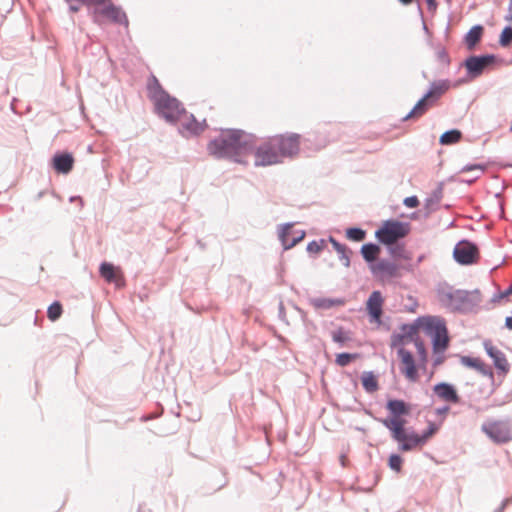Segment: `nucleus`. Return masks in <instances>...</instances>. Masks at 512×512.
Returning a JSON list of instances; mask_svg holds the SVG:
<instances>
[{
	"label": "nucleus",
	"instance_id": "4c0bfd02",
	"mask_svg": "<svg viewBox=\"0 0 512 512\" xmlns=\"http://www.w3.org/2000/svg\"><path fill=\"white\" fill-rule=\"evenodd\" d=\"M358 357V354L356 353H339L336 356L335 362L337 365L344 367L347 366L352 360L356 359Z\"/></svg>",
	"mask_w": 512,
	"mask_h": 512
},
{
	"label": "nucleus",
	"instance_id": "f704fd0d",
	"mask_svg": "<svg viewBox=\"0 0 512 512\" xmlns=\"http://www.w3.org/2000/svg\"><path fill=\"white\" fill-rule=\"evenodd\" d=\"M346 236L352 241L360 242L365 239L366 231L358 227H351L346 230Z\"/></svg>",
	"mask_w": 512,
	"mask_h": 512
},
{
	"label": "nucleus",
	"instance_id": "cd10ccee",
	"mask_svg": "<svg viewBox=\"0 0 512 512\" xmlns=\"http://www.w3.org/2000/svg\"><path fill=\"white\" fill-rule=\"evenodd\" d=\"M361 380L362 386L367 393H374L379 389L378 381L372 371H364Z\"/></svg>",
	"mask_w": 512,
	"mask_h": 512
},
{
	"label": "nucleus",
	"instance_id": "58836bf2",
	"mask_svg": "<svg viewBox=\"0 0 512 512\" xmlns=\"http://www.w3.org/2000/svg\"><path fill=\"white\" fill-rule=\"evenodd\" d=\"M512 42V26H506L502 30L499 38V44L502 47H507Z\"/></svg>",
	"mask_w": 512,
	"mask_h": 512
},
{
	"label": "nucleus",
	"instance_id": "ddd939ff",
	"mask_svg": "<svg viewBox=\"0 0 512 512\" xmlns=\"http://www.w3.org/2000/svg\"><path fill=\"white\" fill-rule=\"evenodd\" d=\"M398 268L399 267L397 264L385 259H382L375 264L369 265L371 274L380 281L395 278L398 273Z\"/></svg>",
	"mask_w": 512,
	"mask_h": 512
},
{
	"label": "nucleus",
	"instance_id": "6ab92c4d",
	"mask_svg": "<svg viewBox=\"0 0 512 512\" xmlns=\"http://www.w3.org/2000/svg\"><path fill=\"white\" fill-rule=\"evenodd\" d=\"M435 105L431 100L430 93H425L422 98L418 100L412 110L403 118V120H408L411 118H419L424 115L430 107Z\"/></svg>",
	"mask_w": 512,
	"mask_h": 512
},
{
	"label": "nucleus",
	"instance_id": "a211bd4d",
	"mask_svg": "<svg viewBox=\"0 0 512 512\" xmlns=\"http://www.w3.org/2000/svg\"><path fill=\"white\" fill-rule=\"evenodd\" d=\"M95 13H100L101 15L109 18L114 23L122 24L126 27L128 26V18L126 13L121 9V7L112 3L102 8L101 10H95Z\"/></svg>",
	"mask_w": 512,
	"mask_h": 512
},
{
	"label": "nucleus",
	"instance_id": "09e8293b",
	"mask_svg": "<svg viewBox=\"0 0 512 512\" xmlns=\"http://www.w3.org/2000/svg\"><path fill=\"white\" fill-rule=\"evenodd\" d=\"M278 317L281 321H283L285 324H288V320L286 317L285 307L283 302L281 301L278 306Z\"/></svg>",
	"mask_w": 512,
	"mask_h": 512
},
{
	"label": "nucleus",
	"instance_id": "9b49d317",
	"mask_svg": "<svg viewBox=\"0 0 512 512\" xmlns=\"http://www.w3.org/2000/svg\"><path fill=\"white\" fill-rule=\"evenodd\" d=\"M495 59L496 57L493 54L473 55L468 57L463 64L467 69L469 77L477 78L484 72L486 67L495 62Z\"/></svg>",
	"mask_w": 512,
	"mask_h": 512
},
{
	"label": "nucleus",
	"instance_id": "5701e85b",
	"mask_svg": "<svg viewBox=\"0 0 512 512\" xmlns=\"http://www.w3.org/2000/svg\"><path fill=\"white\" fill-rule=\"evenodd\" d=\"M310 304L316 309L328 310L333 307L343 306L345 304V300L342 298L318 297L310 299Z\"/></svg>",
	"mask_w": 512,
	"mask_h": 512
},
{
	"label": "nucleus",
	"instance_id": "37998d69",
	"mask_svg": "<svg viewBox=\"0 0 512 512\" xmlns=\"http://www.w3.org/2000/svg\"><path fill=\"white\" fill-rule=\"evenodd\" d=\"M325 246V240L320 239L319 241L313 240L308 243L307 245V251L309 253H318L321 250H323Z\"/></svg>",
	"mask_w": 512,
	"mask_h": 512
},
{
	"label": "nucleus",
	"instance_id": "0e129e2a",
	"mask_svg": "<svg viewBox=\"0 0 512 512\" xmlns=\"http://www.w3.org/2000/svg\"><path fill=\"white\" fill-rule=\"evenodd\" d=\"M510 132H512V122H511V126H510Z\"/></svg>",
	"mask_w": 512,
	"mask_h": 512
},
{
	"label": "nucleus",
	"instance_id": "9d476101",
	"mask_svg": "<svg viewBox=\"0 0 512 512\" xmlns=\"http://www.w3.org/2000/svg\"><path fill=\"white\" fill-rule=\"evenodd\" d=\"M454 259L461 265H470L478 258V247L473 242L462 240L456 244L453 251Z\"/></svg>",
	"mask_w": 512,
	"mask_h": 512
},
{
	"label": "nucleus",
	"instance_id": "f8f14e48",
	"mask_svg": "<svg viewBox=\"0 0 512 512\" xmlns=\"http://www.w3.org/2000/svg\"><path fill=\"white\" fill-rule=\"evenodd\" d=\"M397 356L401 361V373L409 381L416 382L419 379V374L413 354L404 347H400L397 350Z\"/></svg>",
	"mask_w": 512,
	"mask_h": 512
},
{
	"label": "nucleus",
	"instance_id": "de8ad7c7",
	"mask_svg": "<svg viewBox=\"0 0 512 512\" xmlns=\"http://www.w3.org/2000/svg\"><path fill=\"white\" fill-rule=\"evenodd\" d=\"M403 203L409 208H415L419 205V200L416 196H409L404 199Z\"/></svg>",
	"mask_w": 512,
	"mask_h": 512
},
{
	"label": "nucleus",
	"instance_id": "6e6552de",
	"mask_svg": "<svg viewBox=\"0 0 512 512\" xmlns=\"http://www.w3.org/2000/svg\"><path fill=\"white\" fill-rule=\"evenodd\" d=\"M254 149L255 166H270L281 163L280 153L278 152L276 145H274L272 137H269L258 147H254Z\"/></svg>",
	"mask_w": 512,
	"mask_h": 512
},
{
	"label": "nucleus",
	"instance_id": "4be33fe9",
	"mask_svg": "<svg viewBox=\"0 0 512 512\" xmlns=\"http://www.w3.org/2000/svg\"><path fill=\"white\" fill-rule=\"evenodd\" d=\"M461 363L463 365L467 366V367L476 369L477 371H479L484 376H488L490 378H493L492 368L490 366L486 365L479 358L463 356L461 358Z\"/></svg>",
	"mask_w": 512,
	"mask_h": 512
},
{
	"label": "nucleus",
	"instance_id": "0eeeda50",
	"mask_svg": "<svg viewBox=\"0 0 512 512\" xmlns=\"http://www.w3.org/2000/svg\"><path fill=\"white\" fill-rule=\"evenodd\" d=\"M424 331L432 337L433 351L443 353L449 344L448 332L445 323L437 317L426 316Z\"/></svg>",
	"mask_w": 512,
	"mask_h": 512
},
{
	"label": "nucleus",
	"instance_id": "c756f323",
	"mask_svg": "<svg viewBox=\"0 0 512 512\" xmlns=\"http://www.w3.org/2000/svg\"><path fill=\"white\" fill-rule=\"evenodd\" d=\"M462 137L461 131L457 129H451L445 131L439 139L440 144L442 145H451L457 143Z\"/></svg>",
	"mask_w": 512,
	"mask_h": 512
},
{
	"label": "nucleus",
	"instance_id": "7ed1b4c3",
	"mask_svg": "<svg viewBox=\"0 0 512 512\" xmlns=\"http://www.w3.org/2000/svg\"><path fill=\"white\" fill-rule=\"evenodd\" d=\"M436 294L440 305L453 313H475L482 302L478 289H456L447 283L439 284Z\"/></svg>",
	"mask_w": 512,
	"mask_h": 512
},
{
	"label": "nucleus",
	"instance_id": "aec40b11",
	"mask_svg": "<svg viewBox=\"0 0 512 512\" xmlns=\"http://www.w3.org/2000/svg\"><path fill=\"white\" fill-rule=\"evenodd\" d=\"M74 164V158L70 153H57L53 157V168L61 174H68Z\"/></svg>",
	"mask_w": 512,
	"mask_h": 512
},
{
	"label": "nucleus",
	"instance_id": "7c9ffc66",
	"mask_svg": "<svg viewBox=\"0 0 512 512\" xmlns=\"http://www.w3.org/2000/svg\"><path fill=\"white\" fill-rule=\"evenodd\" d=\"M414 345L418 354L419 366L425 367L428 363V352L421 339H414Z\"/></svg>",
	"mask_w": 512,
	"mask_h": 512
},
{
	"label": "nucleus",
	"instance_id": "bb28decb",
	"mask_svg": "<svg viewBox=\"0 0 512 512\" xmlns=\"http://www.w3.org/2000/svg\"><path fill=\"white\" fill-rule=\"evenodd\" d=\"M329 241L332 244L333 248L338 253L339 259L342 262V264L345 267H349L351 251L344 244H341L332 236L329 237Z\"/></svg>",
	"mask_w": 512,
	"mask_h": 512
},
{
	"label": "nucleus",
	"instance_id": "5fc2aeb1",
	"mask_svg": "<svg viewBox=\"0 0 512 512\" xmlns=\"http://www.w3.org/2000/svg\"><path fill=\"white\" fill-rule=\"evenodd\" d=\"M505 20L512 22V0L509 1L508 13L505 16Z\"/></svg>",
	"mask_w": 512,
	"mask_h": 512
},
{
	"label": "nucleus",
	"instance_id": "c9c22d12",
	"mask_svg": "<svg viewBox=\"0 0 512 512\" xmlns=\"http://www.w3.org/2000/svg\"><path fill=\"white\" fill-rule=\"evenodd\" d=\"M387 246H388L389 253L393 257L400 258V259H405V260L410 259V257L407 255L403 245H399V244L395 243V244L387 245Z\"/></svg>",
	"mask_w": 512,
	"mask_h": 512
},
{
	"label": "nucleus",
	"instance_id": "4468645a",
	"mask_svg": "<svg viewBox=\"0 0 512 512\" xmlns=\"http://www.w3.org/2000/svg\"><path fill=\"white\" fill-rule=\"evenodd\" d=\"M487 355L493 360L495 368L502 374H507L509 371V364L505 354L495 347L491 341L486 340L483 343Z\"/></svg>",
	"mask_w": 512,
	"mask_h": 512
},
{
	"label": "nucleus",
	"instance_id": "a878e982",
	"mask_svg": "<svg viewBox=\"0 0 512 512\" xmlns=\"http://www.w3.org/2000/svg\"><path fill=\"white\" fill-rule=\"evenodd\" d=\"M380 251V246L375 243H366L362 245L360 250L363 259L369 263V265L375 264L374 262L376 261Z\"/></svg>",
	"mask_w": 512,
	"mask_h": 512
},
{
	"label": "nucleus",
	"instance_id": "ea45409f",
	"mask_svg": "<svg viewBox=\"0 0 512 512\" xmlns=\"http://www.w3.org/2000/svg\"><path fill=\"white\" fill-rule=\"evenodd\" d=\"M408 343L409 341L401 333H393L391 335L390 346L392 349L396 348L398 350L400 347H404V345Z\"/></svg>",
	"mask_w": 512,
	"mask_h": 512
},
{
	"label": "nucleus",
	"instance_id": "f3484780",
	"mask_svg": "<svg viewBox=\"0 0 512 512\" xmlns=\"http://www.w3.org/2000/svg\"><path fill=\"white\" fill-rule=\"evenodd\" d=\"M383 297L380 291H373L367 300V310L371 321L380 322L382 315Z\"/></svg>",
	"mask_w": 512,
	"mask_h": 512
},
{
	"label": "nucleus",
	"instance_id": "72a5a7b5",
	"mask_svg": "<svg viewBox=\"0 0 512 512\" xmlns=\"http://www.w3.org/2000/svg\"><path fill=\"white\" fill-rule=\"evenodd\" d=\"M442 198V188L438 187L433 193L426 199L425 206L433 211L435 210V206L438 205Z\"/></svg>",
	"mask_w": 512,
	"mask_h": 512
},
{
	"label": "nucleus",
	"instance_id": "bf43d9fd",
	"mask_svg": "<svg viewBox=\"0 0 512 512\" xmlns=\"http://www.w3.org/2000/svg\"><path fill=\"white\" fill-rule=\"evenodd\" d=\"M426 3L428 5L429 9H435L437 6V3L435 0H426Z\"/></svg>",
	"mask_w": 512,
	"mask_h": 512
},
{
	"label": "nucleus",
	"instance_id": "f257e3e1",
	"mask_svg": "<svg viewBox=\"0 0 512 512\" xmlns=\"http://www.w3.org/2000/svg\"><path fill=\"white\" fill-rule=\"evenodd\" d=\"M148 92L159 117L170 124L182 121L179 132L183 136H194L204 131L206 121L199 122L193 114H188L183 104L177 98L169 95L155 76H152L148 83Z\"/></svg>",
	"mask_w": 512,
	"mask_h": 512
},
{
	"label": "nucleus",
	"instance_id": "8fccbe9b",
	"mask_svg": "<svg viewBox=\"0 0 512 512\" xmlns=\"http://www.w3.org/2000/svg\"><path fill=\"white\" fill-rule=\"evenodd\" d=\"M449 410H450V407L445 405V406L436 408L435 413L438 416L445 417L447 415V413L449 412Z\"/></svg>",
	"mask_w": 512,
	"mask_h": 512
},
{
	"label": "nucleus",
	"instance_id": "864d4df0",
	"mask_svg": "<svg viewBox=\"0 0 512 512\" xmlns=\"http://www.w3.org/2000/svg\"><path fill=\"white\" fill-rule=\"evenodd\" d=\"M69 4V10L72 13H76L80 10V3L75 4V2L68 3Z\"/></svg>",
	"mask_w": 512,
	"mask_h": 512
},
{
	"label": "nucleus",
	"instance_id": "f03ea898",
	"mask_svg": "<svg viewBox=\"0 0 512 512\" xmlns=\"http://www.w3.org/2000/svg\"><path fill=\"white\" fill-rule=\"evenodd\" d=\"M257 138L241 129H221L218 137L207 144V151L217 159L241 162L240 156L252 152Z\"/></svg>",
	"mask_w": 512,
	"mask_h": 512
},
{
	"label": "nucleus",
	"instance_id": "49530a36",
	"mask_svg": "<svg viewBox=\"0 0 512 512\" xmlns=\"http://www.w3.org/2000/svg\"><path fill=\"white\" fill-rule=\"evenodd\" d=\"M510 295H512V284L507 289H505L503 292L494 294L493 297L491 298V301L493 303H495V302H498L499 300L506 298Z\"/></svg>",
	"mask_w": 512,
	"mask_h": 512
},
{
	"label": "nucleus",
	"instance_id": "473e14b6",
	"mask_svg": "<svg viewBox=\"0 0 512 512\" xmlns=\"http://www.w3.org/2000/svg\"><path fill=\"white\" fill-rule=\"evenodd\" d=\"M484 170H485V166L481 165V164H468V165H465L461 169V172L476 171L477 175L475 177H473L472 179L461 180V181L465 182L467 184H472L475 180H477L483 174Z\"/></svg>",
	"mask_w": 512,
	"mask_h": 512
},
{
	"label": "nucleus",
	"instance_id": "c03bdc74",
	"mask_svg": "<svg viewBox=\"0 0 512 512\" xmlns=\"http://www.w3.org/2000/svg\"><path fill=\"white\" fill-rule=\"evenodd\" d=\"M402 458L400 455L398 454H392L390 455L389 457V467L394 470V471H397L399 472L401 470V466H402Z\"/></svg>",
	"mask_w": 512,
	"mask_h": 512
},
{
	"label": "nucleus",
	"instance_id": "2f4dec72",
	"mask_svg": "<svg viewBox=\"0 0 512 512\" xmlns=\"http://www.w3.org/2000/svg\"><path fill=\"white\" fill-rule=\"evenodd\" d=\"M100 275L107 281L113 282L115 280V267L113 264L103 262L99 268Z\"/></svg>",
	"mask_w": 512,
	"mask_h": 512
},
{
	"label": "nucleus",
	"instance_id": "a18cd8bd",
	"mask_svg": "<svg viewBox=\"0 0 512 512\" xmlns=\"http://www.w3.org/2000/svg\"><path fill=\"white\" fill-rule=\"evenodd\" d=\"M436 430H437L436 425L434 423L430 422L428 428L421 435H419V438L423 445L436 432Z\"/></svg>",
	"mask_w": 512,
	"mask_h": 512
},
{
	"label": "nucleus",
	"instance_id": "20e7f679",
	"mask_svg": "<svg viewBox=\"0 0 512 512\" xmlns=\"http://www.w3.org/2000/svg\"><path fill=\"white\" fill-rule=\"evenodd\" d=\"M386 409L391 414V418H375L390 432L394 440L403 439V427L405 426V419L402 416L408 415L410 406L404 400L390 399L386 403Z\"/></svg>",
	"mask_w": 512,
	"mask_h": 512
},
{
	"label": "nucleus",
	"instance_id": "79ce46f5",
	"mask_svg": "<svg viewBox=\"0 0 512 512\" xmlns=\"http://www.w3.org/2000/svg\"><path fill=\"white\" fill-rule=\"evenodd\" d=\"M436 59L446 66L450 64V57L444 47H438L436 49Z\"/></svg>",
	"mask_w": 512,
	"mask_h": 512
},
{
	"label": "nucleus",
	"instance_id": "603ef678",
	"mask_svg": "<svg viewBox=\"0 0 512 512\" xmlns=\"http://www.w3.org/2000/svg\"><path fill=\"white\" fill-rule=\"evenodd\" d=\"M67 3L77 2L83 5H93V0H65Z\"/></svg>",
	"mask_w": 512,
	"mask_h": 512
},
{
	"label": "nucleus",
	"instance_id": "a19ab883",
	"mask_svg": "<svg viewBox=\"0 0 512 512\" xmlns=\"http://www.w3.org/2000/svg\"><path fill=\"white\" fill-rule=\"evenodd\" d=\"M332 340L340 345H343L345 342L350 340V337L347 332L343 331L342 328H339L332 333Z\"/></svg>",
	"mask_w": 512,
	"mask_h": 512
},
{
	"label": "nucleus",
	"instance_id": "39448f33",
	"mask_svg": "<svg viewBox=\"0 0 512 512\" xmlns=\"http://www.w3.org/2000/svg\"><path fill=\"white\" fill-rule=\"evenodd\" d=\"M481 431L496 444L512 441V418L487 420L481 426Z\"/></svg>",
	"mask_w": 512,
	"mask_h": 512
},
{
	"label": "nucleus",
	"instance_id": "c85d7f7f",
	"mask_svg": "<svg viewBox=\"0 0 512 512\" xmlns=\"http://www.w3.org/2000/svg\"><path fill=\"white\" fill-rule=\"evenodd\" d=\"M483 27L481 25L473 26L465 36V42L469 49L473 48L481 39Z\"/></svg>",
	"mask_w": 512,
	"mask_h": 512
},
{
	"label": "nucleus",
	"instance_id": "393cba45",
	"mask_svg": "<svg viewBox=\"0 0 512 512\" xmlns=\"http://www.w3.org/2000/svg\"><path fill=\"white\" fill-rule=\"evenodd\" d=\"M448 89V80H438L430 84V87L426 93H430L432 102L436 103Z\"/></svg>",
	"mask_w": 512,
	"mask_h": 512
},
{
	"label": "nucleus",
	"instance_id": "e433bc0d",
	"mask_svg": "<svg viewBox=\"0 0 512 512\" xmlns=\"http://www.w3.org/2000/svg\"><path fill=\"white\" fill-rule=\"evenodd\" d=\"M61 314H62V305L58 301L53 302L48 307L47 316L51 321H56L57 319H59Z\"/></svg>",
	"mask_w": 512,
	"mask_h": 512
},
{
	"label": "nucleus",
	"instance_id": "b1692460",
	"mask_svg": "<svg viewBox=\"0 0 512 512\" xmlns=\"http://www.w3.org/2000/svg\"><path fill=\"white\" fill-rule=\"evenodd\" d=\"M403 439L396 440L399 443V449L402 451H411L418 445H423L419 435L412 432L410 434L405 432V426L403 427Z\"/></svg>",
	"mask_w": 512,
	"mask_h": 512
},
{
	"label": "nucleus",
	"instance_id": "13d9d810",
	"mask_svg": "<svg viewBox=\"0 0 512 512\" xmlns=\"http://www.w3.org/2000/svg\"><path fill=\"white\" fill-rule=\"evenodd\" d=\"M505 327L509 330H512V316H508L505 319Z\"/></svg>",
	"mask_w": 512,
	"mask_h": 512
},
{
	"label": "nucleus",
	"instance_id": "e2e57ef3",
	"mask_svg": "<svg viewBox=\"0 0 512 512\" xmlns=\"http://www.w3.org/2000/svg\"><path fill=\"white\" fill-rule=\"evenodd\" d=\"M403 4H410L413 0H399Z\"/></svg>",
	"mask_w": 512,
	"mask_h": 512
},
{
	"label": "nucleus",
	"instance_id": "680f3d73",
	"mask_svg": "<svg viewBox=\"0 0 512 512\" xmlns=\"http://www.w3.org/2000/svg\"><path fill=\"white\" fill-rule=\"evenodd\" d=\"M295 309H296V310H297V311H298L302 316H305V312H304L301 308H299V307L295 306Z\"/></svg>",
	"mask_w": 512,
	"mask_h": 512
},
{
	"label": "nucleus",
	"instance_id": "4d7b16f0",
	"mask_svg": "<svg viewBox=\"0 0 512 512\" xmlns=\"http://www.w3.org/2000/svg\"><path fill=\"white\" fill-rule=\"evenodd\" d=\"M495 198L498 200V206H499V209H500V213H501V215H503L504 214V207H503V203L500 201L501 194L500 193H496L495 194Z\"/></svg>",
	"mask_w": 512,
	"mask_h": 512
},
{
	"label": "nucleus",
	"instance_id": "dca6fc26",
	"mask_svg": "<svg viewBox=\"0 0 512 512\" xmlns=\"http://www.w3.org/2000/svg\"><path fill=\"white\" fill-rule=\"evenodd\" d=\"M433 391L441 400L449 403H459L460 398L455 387L447 382H440L434 385Z\"/></svg>",
	"mask_w": 512,
	"mask_h": 512
},
{
	"label": "nucleus",
	"instance_id": "412c9836",
	"mask_svg": "<svg viewBox=\"0 0 512 512\" xmlns=\"http://www.w3.org/2000/svg\"><path fill=\"white\" fill-rule=\"evenodd\" d=\"M426 317H418L411 324H403L401 326V334L409 341L414 343V339H420L417 335L418 329L422 328L424 330V323Z\"/></svg>",
	"mask_w": 512,
	"mask_h": 512
},
{
	"label": "nucleus",
	"instance_id": "6e6d98bb",
	"mask_svg": "<svg viewBox=\"0 0 512 512\" xmlns=\"http://www.w3.org/2000/svg\"><path fill=\"white\" fill-rule=\"evenodd\" d=\"M444 361V357L442 355H437L433 360V366L437 367L438 365L442 364Z\"/></svg>",
	"mask_w": 512,
	"mask_h": 512
},
{
	"label": "nucleus",
	"instance_id": "1a4fd4ad",
	"mask_svg": "<svg viewBox=\"0 0 512 512\" xmlns=\"http://www.w3.org/2000/svg\"><path fill=\"white\" fill-rule=\"evenodd\" d=\"M274 145H276L280 153V161L285 157H293L299 152V134L276 135L272 137Z\"/></svg>",
	"mask_w": 512,
	"mask_h": 512
},
{
	"label": "nucleus",
	"instance_id": "052dcab7",
	"mask_svg": "<svg viewBox=\"0 0 512 512\" xmlns=\"http://www.w3.org/2000/svg\"><path fill=\"white\" fill-rule=\"evenodd\" d=\"M76 200L80 202V206L82 207L83 206V200H82V198L80 196H72L69 199L70 202H74Z\"/></svg>",
	"mask_w": 512,
	"mask_h": 512
},
{
	"label": "nucleus",
	"instance_id": "2eb2a0df",
	"mask_svg": "<svg viewBox=\"0 0 512 512\" xmlns=\"http://www.w3.org/2000/svg\"><path fill=\"white\" fill-rule=\"evenodd\" d=\"M305 236V231L303 230H292V224L287 223L283 226L279 233V238L285 250L294 247L297 243H299Z\"/></svg>",
	"mask_w": 512,
	"mask_h": 512
},
{
	"label": "nucleus",
	"instance_id": "3c124183",
	"mask_svg": "<svg viewBox=\"0 0 512 512\" xmlns=\"http://www.w3.org/2000/svg\"><path fill=\"white\" fill-rule=\"evenodd\" d=\"M510 501H511L510 498L504 499L502 501V503L500 504V506L498 508H496L493 512H503Z\"/></svg>",
	"mask_w": 512,
	"mask_h": 512
},
{
	"label": "nucleus",
	"instance_id": "423d86ee",
	"mask_svg": "<svg viewBox=\"0 0 512 512\" xmlns=\"http://www.w3.org/2000/svg\"><path fill=\"white\" fill-rule=\"evenodd\" d=\"M410 223L398 220H387L381 228L375 232V237L384 245L395 244L398 240L406 237L410 232Z\"/></svg>",
	"mask_w": 512,
	"mask_h": 512
}]
</instances>
